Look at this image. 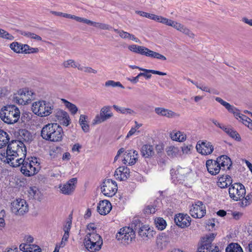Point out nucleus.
Here are the masks:
<instances>
[{"instance_id":"1","label":"nucleus","mask_w":252,"mask_h":252,"mask_svg":"<svg viewBox=\"0 0 252 252\" xmlns=\"http://www.w3.org/2000/svg\"><path fill=\"white\" fill-rule=\"evenodd\" d=\"M63 135V128L57 123L48 124L41 129V136L45 140L51 142H59Z\"/></svg>"},{"instance_id":"2","label":"nucleus","mask_w":252,"mask_h":252,"mask_svg":"<svg viewBox=\"0 0 252 252\" xmlns=\"http://www.w3.org/2000/svg\"><path fill=\"white\" fill-rule=\"evenodd\" d=\"M215 100L223 106L229 112L233 113L237 119L242 122L243 124L251 129L252 128V120L250 118L243 114H240L238 109L224 101L220 97H216Z\"/></svg>"},{"instance_id":"3","label":"nucleus","mask_w":252,"mask_h":252,"mask_svg":"<svg viewBox=\"0 0 252 252\" xmlns=\"http://www.w3.org/2000/svg\"><path fill=\"white\" fill-rule=\"evenodd\" d=\"M32 110L38 116L47 117L51 114L54 110V104L45 100H39L32 103Z\"/></svg>"},{"instance_id":"4","label":"nucleus","mask_w":252,"mask_h":252,"mask_svg":"<svg viewBox=\"0 0 252 252\" xmlns=\"http://www.w3.org/2000/svg\"><path fill=\"white\" fill-rule=\"evenodd\" d=\"M128 49L135 53L140 54L142 55H144L147 57L161 60L162 61H166V58L155 51L150 50L149 49L142 46L137 45H130L128 46Z\"/></svg>"},{"instance_id":"5","label":"nucleus","mask_w":252,"mask_h":252,"mask_svg":"<svg viewBox=\"0 0 252 252\" xmlns=\"http://www.w3.org/2000/svg\"><path fill=\"white\" fill-rule=\"evenodd\" d=\"M216 235L214 233H210L203 237L197 252H219V247L212 244Z\"/></svg>"},{"instance_id":"6","label":"nucleus","mask_w":252,"mask_h":252,"mask_svg":"<svg viewBox=\"0 0 252 252\" xmlns=\"http://www.w3.org/2000/svg\"><path fill=\"white\" fill-rule=\"evenodd\" d=\"M135 232L133 229L129 227H124L120 229L117 233L116 238L125 245L130 244L135 238Z\"/></svg>"},{"instance_id":"7","label":"nucleus","mask_w":252,"mask_h":252,"mask_svg":"<svg viewBox=\"0 0 252 252\" xmlns=\"http://www.w3.org/2000/svg\"><path fill=\"white\" fill-rule=\"evenodd\" d=\"M0 117L4 122L9 124L16 123V107L14 105L5 106L0 110Z\"/></svg>"},{"instance_id":"8","label":"nucleus","mask_w":252,"mask_h":252,"mask_svg":"<svg viewBox=\"0 0 252 252\" xmlns=\"http://www.w3.org/2000/svg\"><path fill=\"white\" fill-rule=\"evenodd\" d=\"M35 96V94L28 88L20 89L17 92V103L27 104L34 99Z\"/></svg>"},{"instance_id":"9","label":"nucleus","mask_w":252,"mask_h":252,"mask_svg":"<svg viewBox=\"0 0 252 252\" xmlns=\"http://www.w3.org/2000/svg\"><path fill=\"white\" fill-rule=\"evenodd\" d=\"M116 182L110 179H105L101 186V192L106 196L112 197L117 191Z\"/></svg>"},{"instance_id":"10","label":"nucleus","mask_w":252,"mask_h":252,"mask_svg":"<svg viewBox=\"0 0 252 252\" xmlns=\"http://www.w3.org/2000/svg\"><path fill=\"white\" fill-rule=\"evenodd\" d=\"M229 194L230 198L235 201L241 200L246 194L245 187L240 183L231 185L229 189Z\"/></svg>"},{"instance_id":"11","label":"nucleus","mask_w":252,"mask_h":252,"mask_svg":"<svg viewBox=\"0 0 252 252\" xmlns=\"http://www.w3.org/2000/svg\"><path fill=\"white\" fill-rule=\"evenodd\" d=\"M22 165L18 167L19 168L21 173L26 176L30 177L36 174L40 168L39 163L36 159V162L34 166L32 163H29L28 161H24L21 163Z\"/></svg>"},{"instance_id":"12","label":"nucleus","mask_w":252,"mask_h":252,"mask_svg":"<svg viewBox=\"0 0 252 252\" xmlns=\"http://www.w3.org/2000/svg\"><path fill=\"white\" fill-rule=\"evenodd\" d=\"M113 116L110 106H105L101 108L100 114L96 115L93 121V125H95L103 123Z\"/></svg>"},{"instance_id":"13","label":"nucleus","mask_w":252,"mask_h":252,"mask_svg":"<svg viewBox=\"0 0 252 252\" xmlns=\"http://www.w3.org/2000/svg\"><path fill=\"white\" fill-rule=\"evenodd\" d=\"M51 118L53 121L59 122L63 126H67L69 124L70 119L68 114L60 109H55Z\"/></svg>"},{"instance_id":"14","label":"nucleus","mask_w":252,"mask_h":252,"mask_svg":"<svg viewBox=\"0 0 252 252\" xmlns=\"http://www.w3.org/2000/svg\"><path fill=\"white\" fill-rule=\"evenodd\" d=\"M205 214V206L201 201H197L196 203L193 204L190 209V214L194 218H201Z\"/></svg>"},{"instance_id":"15","label":"nucleus","mask_w":252,"mask_h":252,"mask_svg":"<svg viewBox=\"0 0 252 252\" xmlns=\"http://www.w3.org/2000/svg\"><path fill=\"white\" fill-rule=\"evenodd\" d=\"M196 148L197 152L203 155L211 154L214 151V146L212 143L207 141H199L197 142Z\"/></svg>"},{"instance_id":"16","label":"nucleus","mask_w":252,"mask_h":252,"mask_svg":"<svg viewBox=\"0 0 252 252\" xmlns=\"http://www.w3.org/2000/svg\"><path fill=\"white\" fill-rule=\"evenodd\" d=\"M76 183L77 179L74 178L69 180L65 184H60L59 186L60 192L65 195H69L72 194L75 189V185Z\"/></svg>"},{"instance_id":"17","label":"nucleus","mask_w":252,"mask_h":252,"mask_svg":"<svg viewBox=\"0 0 252 252\" xmlns=\"http://www.w3.org/2000/svg\"><path fill=\"white\" fill-rule=\"evenodd\" d=\"M138 153L136 150H127L124 154V158L122 160L125 164L134 165L138 160Z\"/></svg>"},{"instance_id":"18","label":"nucleus","mask_w":252,"mask_h":252,"mask_svg":"<svg viewBox=\"0 0 252 252\" xmlns=\"http://www.w3.org/2000/svg\"><path fill=\"white\" fill-rule=\"evenodd\" d=\"M26 154L27 150L25 144H17V168L20 166L21 163L25 161Z\"/></svg>"},{"instance_id":"19","label":"nucleus","mask_w":252,"mask_h":252,"mask_svg":"<svg viewBox=\"0 0 252 252\" xmlns=\"http://www.w3.org/2000/svg\"><path fill=\"white\" fill-rule=\"evenodd\" d=\"M16 142V140H12L9 143V144L7 146V150H6V160L7 162L11 166L15 167V158L16 156L15 154L16 152L14 150L12 149V147L11 146L12 144L14 143V142Z\"/></svg>"},{"instance_id":"20","label":"nucleus","mask_w":252,"mask_h":252,"mask_svg":"<svg viewBox=\"0 0 252 252\" xmlns=\"http://www.w3.org/2000/svg\"><path fill=\"white\" fill-rule=\"evenodd\" d=\"M206 166L208 171L213 175L218 174L221 170L220 166H219L218 160L209 159L206 161Z\"/></svg>"},{"instance_id":"21","label":"nucleus","mask_w":252,"mask_h":252,"mask_svg":"<svg viewBox=\"0 0 252 252\" xmlns=\"http://www.w3.org/2000/svg\"><path fill=\"white\" fill-rule=\"evenodd\" d=\"M174 221L178 226L182 228L187 227L190 224V218L187 215L179 214L175 217Z\"/></svg>"},{"instance_id":"22","label":"nucleus","mask_w":252,"mask_h":252,"mask_svg":"<svg viewBox=\"0 0 252 252\" xmlns=\"http://www.w3.org/2000/svg\"><path fill=\"white\" fill-rule=\"evenodd\" d=\"M112 209V205L110 201L107 200L100 201L97 206V212L101 215L108 214Z\"/></svg>"},{"instance_id":"23","label":"nucleus","mask_w":252,"mask_h":252,"mask_svg":"<svg viewBox=\"0 0 252 252\" xmlns=\"http://www.w3.org/2000/svg\"><path fill=\"white\" fill-rule=\"evenodd\" d=\"M17 53H22L24 54H30L37 53L39 52L38 48H33L30 46L28 44L19 43L17 42Z\"/></svg>"},{"instance_id":"24","label":"nucleus","mask_w":252,"mask_h":252,"mask_svg":"<svg viewBox=\"0 0 252 252\" xmlns=\"http://www.w3.org/2000/svg\"><path fill=\"white\" fill-rule=\"evenodd\" d=\"M27 195L30 199H34L40 202L43 195L39 189L36 187H30L27 190Z\"/></svg>"},{"instance_id":"25","label":"nucleus","mask_w":252,"mask_h":252,"mask_svg":"<svg viewBox=\"0 0 252 252\" xmlns=\"http://www.w3.org/2000/svg\"><path fill=\"white\" fill-rule=\"evenodd\" d=\"M114 175L121 181L126 180L130 176V170L127 167H119L116 170Z\"/></svg>"},{"instance_id":"26","label":"nucleus","mask_w":252,"mask_h":252,"mask_svg":"<svg viewBox=\"0 0 252 252\" xmlns=\"http://www.w3.org/2000/svg\"><path fill=\"white\" fill-rule=\"evenodd\" d=\"M141 156L145 158H151L155 155V149L152 145L144 144L140 150Z\"/></svg>"},{"instance_id":"27","label":"nucleus","mask_w":252,"mask_h":252,"mask_svg":"<svg viewBox=\"0 0 252 252\" xmlns=\"http://www.w3.org/2000/svg\"><path fill=\"white\" fill-rule=\"evenodd\" d=\"M32 139V135L31 133L26 129H20L18 134L17 135V141L19 144L24 143V142H28Z\"/></svg>"},{"instance_id":"28","label":"nucleus","mask_w":252,"mask_h":252,"mask_svg":"<svg viewBox=\"0 0 252 252\" xmlns=\"http://www.w3.org/2000/svg\"><path fill=\"white\" fill-rule=\"evenodd\" d=\"M29 211V205L23 199H17V215L23 216Z\"/></svg>"},{"instance_id":"29","label":"nucleus","mask_w":252,"mask_h":252,"mask_svg":"<svg viewBox=\"0 0 252 252\" xmlns=\"http://www.w3.org/2000/svg\"><path fill=\"white\" fill-rule=\"evenodd\" d=\"M217 160L218 163H219V166H220L221 170H224L225 167L228 169H230L232 165V161L228 157L222 155L218 158Z\"/></svg>"},{"instance_id":"30","label":"nucleus","mask_w":252,"mask_h":252,"mask_svg":"<svg viewBox=\"0 0 252 252\" xmlns=\"http://www.w3.org/2000/svg\"><path fill=\"white\" fill-rule=\"evenodd\" d=\"M103 242L96 243L84 242V245L86 249L90 252H96L99 251L101 248Z\"/></svg>"},{"instance_id":"31","label":"nucleus","mask_w":252,"mask_h":252,"mask_svg":"<svg viewBox=\"0 0 252 252\" xmlns=\"http://www.w3.org/2000/svg\"><path fill=\"white\" fill-rule=\"evenodd\" d=\"M101 241L103 242L101 237L94 232H88L84 239V242H96V243H101Z\"/></svg>"},{"instance_id":"32","label":"nucleus","mask_w":252,"mask_h":252,"mask_svg":"<svg viewBox=\"0 0 252 252\" xmlns=\"http://www.w3.org/2000/svg\"><path fill=\"white\" fill-rule=\"evenodd\" d=\"M232 182L231 177L229 175H226L219 178L217 184L219 187L222 189L229 186Z\"/></svg>"},{"instance_id":"33","label":"nucleus","mask_w":252,"mask_h":252,"mask_svg":"<svg viewBox=\"0 0 252 252\" xmlns=\"http://www.w3.org/2000/svg\"><path fill=\"white\" fill-rule=\"evenodd\" d=\"M138 230L139 235L144 239L150 238L153 236V231L150 229L149 226L142 225L140 226Z\"/></svg>"},{"instance_id":"34","label":"nucleus","mask_w":252,"mask_h":252,"mask_svg":"<svg viewBox=\"0 0 252 252\" xmlns=\"http://www.w3.org/2000/svg\"><path fill=\"white\" fill-rule=\"evenodd\" d=\"M114 31L117 33L119 36L123 39H129L132 40L133 41H135L136 42H138L139 40L137 38H136L134 35L129 33L126 32H125L123 30H119L118 29H114Z\"/></svg>"},{"instance_id":"35","label":"nucleus","mask_w":252,"mask_h":252,"mask_svg":"<svg viewBox=\"0 0 252 252\" xmlns=\"http://www.w3.org/2000/svg\"><path fill=\"white\" fill-rule=\"evenodd\" d=\"M171 138L174 141L183 142L186 139V135L180 131H173L170 133Z\"/></svg>"},{"instance_id":"36","label":"nucleus","mask_w":252,"mask_h":252,"mask_svg":"<svg viewBox=\"0 0 252 252\" xmlns=\"http://www.w3.org/2000/svg\"><path fill=\"white\" fill-rule=\"evenodd\" d=\"M156 242L158 248L163 249L168 243V238L165 234L162 233L157 237Z\"/></svg>"},{"instance_id":"37","label":"nucleus","mask_w":252,"mask_h":252,"mask_svg":"<svg viewBox=\"0 0 252 252\" xmlns=\"http://www.w3.org/2000/svg\"><path fill=\"white\" fill-rule=\"evenodd\" d=\"M88 117L84 115H81L79 120V123L83 131L88 132L90 129V126L87 122Z\"/></svg>"},{"instance_id":"38","label":"nucleus","mask_w":252,"mask_h":252,"mask_svg":"<svg viewBox=\"0 0 252 252\" xmlns=\"http://www.w3.org/2000/svg\"><path fill=\"white\" fill-rule=\"evenodd\" d=\"M9 141L7 133L4 130L0 129V149L5 147Z\"/></svg>"},{"instance_id":"39","label":"nucleus","mask_w":252,"mask_h":252,"mask_svg":"<svg viewBox=\"0 0 252 252\" xmlns=\"http://www.w3.org/2000/svg\"><path fill=\"white\" fill-rule=\"evenodd\" d=\"M226 252H243L241 247L237 243L230 244L225 249Z\"/></svg>"},{"instance_id":"40","label":"nucleus","mask_w":252,"mask_h":252,"mask_svg":"<svg viewBox=\"0 0 252 252\" xmlns=\"http://www.w3.org/2000/svg\"><path fill=\"white\" fill-rule=\"evenodd\" d=\"M62 101L72 114L74 115L77 113L78 111V108L75 104L68 101L65 99H62Z\"/></svg>"},{"instance_id":"41","label":"nucleus","mask_w":252,"mask_h":252,"mask_svg":"<svg viewBox=\"0 0 252 252\" xmlns=\"http://www.w3.org/2000/svg\"><path fill=\"white\" fill-rule=\"evenodd\" d=\"M129 67L131 68L132 69H139L140 70L143 71L144 72H147V73H151L154 74H157L159 75H166V73L162 72H160L159 71H157L155 70H151V69H147L143 68H141L139 66H136V65H130Z\"/></svg>"},{"instance_id":"42","label":"nucleus","mask_w":252,"mask_h":252,"mask_svg":"<svg viewBox=\"0 0 252 252\" xmlns=\"http://www.w3.org/2000/svg\"><path fill=\"white\" fill-rule=\"evenodd\" d=\"M80 65V64L76 63L74 60L71 59L65 61L63 63V65L64 68H77L78 70L79 69Z\"/></svg>"},{"instance_id":"43","label":"nucleus","mask_w":252,"mask_h":252,"mask_svg":"<svg viewBox=\"0 0 252 252\" xmlns=\"http://www.w3.org/2000/svg\"><path fill=\"white\" fill-rule=\"evenodd\" d=\"M113 107L117 112L123 114H129L133 115L135 114V112L133 110L128 108L119 107L116 105H114Z\"/></svg>"},{"instance_id":"44","label":"nucleus","mask_w":252,"mask_h":252,"mask_svg":"<svg viewBox=\"0 0 252 252\" xmlns=\"http://www.w3.org/2000/svg\"><path fill=\"white\" fill-rule=\"evenodd\" d=\"M155 223L156 227L158 230H162L164 229L166 226V222L165 220L162 218H158L155 220Z\"/></svg>"},{"instance_id":"45","label":"nucleus","mask_w":252,"mask_h":252,"mask_svg":"<svg viewBox=\"0 0 252 252\" xmlns=\"http://www.w3.org/2000/svg\"><path fill=\"white\" fill-rule=\"evenodd\" d=\"M179 152V150L178 148L175 146H170L167 148V154L168 156L170 157V158H174L176 157L178 155Z\"/></svg>"},{"instance_id":"46","label":"nucleus","mask_w":252,"mask_h":252,"mask_svg":"<svg viewBox=\"0 0 252 252\" xmlns=\"http://www.w3.org/2000/svg\"><path fill=\"white\" fill-rule=\"evenodd\" d=\"M221 129L225 131L228 135H229L232 138L236 139L238 137V136H239L238 133L236 131L233 130L230 127H226L224 126H222Z\"/></svg>"},{"instance_id":"47","label":"nucleus","mask_w":252,"mask_h":252,"mask_svg":"<svg viewBox=\"0 0 252 252\" xmlns=\"http://www.w3.org/2000/svg\"><path fill=\"white\" fill-rule=\"evenodd\" d=\"M105 86L106 87H120L122 89H124L125 87L120 82H115L113 80H108L105 83Z\"/></svg>"},{"instance_id":"48","label":"nucleus","mask_w":252,"mask_h":252,"mask_svg":"<svg viewBox=\"0 0 252 252\" xmlns=\"http://www.w3.org/2000/svg\"><path fill=\"white\" fill-rule=\"evenodd\" d=\"M179 31L191 38H193L195 36L194 34L185 26H183Z\"/></svg>"},{"instance_id":"49","label":"nucleus","mask_w":252,"mask_h":252,"mask_svg":"<svg viewBox=\"0 0 252 252\" xmlns=\"http://www.w3.org/2000/svg\"><path fill=\"white\" fill-rule=\"evenodd\" d=\"M163 116L167 117V118H178L180 117V114L174 112L171 110L166 109L165 112Z\"/></svg>"},{"instance_id":"50","label":"nucleus","mask_w":252,"mask_h":252,"mask_svg":"<svg viewBox=\"0 0 252 252\" xmlns=\"http://www.w3.org/2000/svg\"><path fill=\"white\" fill-rule=\"evenodd\" d=\"M156 210V206L154 205H150L146 207L144 210V212L145 214L149 215L155 213Z\"/></svg>"},{"instance_id":"51","label":"nucleus","mask_w":252,"mask_h":252,"mask_svg":"<svg viewBox=\"0 0 252 252\" xmlns=\"http://www.w3.org/2000/svg\"><path fill=\"white\" fill-rule=\"evenodd\" d=\"M242 204L243 206H247L252 202V195L248 194L246 197L241 198Z\"/></svg>"},{"instance_id":"52","label":"nucleus","mask_w":252,"mask_h":252,"mask_svg":"<svg viewBox=\"0 0 252 252\" xmlns=\"http://www.w3.org/2000/svg\"><path fill=\"white\" fill-rule=\"evenodd\" d=\"M79 70L83 71L88 73H93L96 74L97 73V71L91 67L89 66H83L80 65Z\"/></svg>"},{"instance_id":"53","label":"nucleus","mask_w":252,"mask_h":252,"mask_svg":"<svg viewBox=\"0 0 252 252\" xmlns=\"http://www.w3.org/2000/svg\"><path fill=\"white\" fill-rule=\"evenodd\" d=\"M0 37L4 38L9 40H12L14 39V37L9 34L7 32L2 29H0Z\"/></svg>"},{"instance_id":"54","label":"nucleus","mask_w":252,"mask_h":252,"mask_svg":"<svg viewBox=\"0 0 252 252\" xmlns=\"http://www.w3.org/2000/svg\"><path fill=\"white\" fill-rule=\"evenodd\" d=\"M20 238H23L22 241L24 242L23 243H25L27 244L28 243H32L33 241V238L31 235L22 234Z\"/></svg>"},{"instance_id":"55","label":"nucleus","mask_w":252,"mask_h":252,"mask_svg":"<svg viewBox=\"0 0 252 252\" xmlns=\"http://www.w3.org/2000/svg\"><path fill=\"white\" fill-rule=\"evenodd\" d=\"M28 246H31V245H28L25 243H22L19 246V249L23 252H32V250H31V248H30V247H28Z\"/></svg>"},{"instance_id":"56","label":"nucleus","mask_w":252,"mask_h":252,"mask_svg":"<svg viewBox=\"0 0 252 252\" xmlns=\"http://www.w3.org/2000/svg\"><path fill=\"white\" fill-rule=\"evenodd\" d=\"M31 117L32 114L31 113L28 112H24L22 114V116L21 118V121L23 122H28L31 120Z\"/></svg>"},{"instance_id":"57","label":"nucleus","mask_w":252,"mask_h":252,"mask_svg":"<svg viewBox=\"0 0 252 252\" xmlns=\"http://www.w3.org/2000/svg\"><path fill=\"white\" fill-rule=\"evenodd\" d=\"M188 80L189 82H190L193 84L195 85L196 87L200 90H201L203 91H205L206 92L210 93V89L208 88L206 86H200L198 85V83L197 82H195L191 80L190 79H188Z\"/></svg>"},{"instance_id":"58","label":"nucleus","mask_w":252,"mask_h":252,"mask_svg":"<svg viewBox=\"0 0 252 252\" xmlns=\"http://www.w3.org/2000/svg\"><path fill=\"white\" fill-rule=\"evenodd\" d=\"M71 224L72 220L71 219H69L66 221L65 224L64 225L63 228L64 232L69 233V231L71 227Z\"/></svg>"},{"instance_id":"59","label":"nucleus","mask_w":252,"mask_h":252,"mask_svg":"<svg viewBox=\"0 0 252 252\" xmlns=\"http://www.w3.org/2000/svg\"><path fill=\"white\" fill-rule=\"evenodd\" d=\"M178 23H178L176 21H173L172 20L168 19L167 18L165 25L171 26L176 29V26H177Z\"/></svg>"},{"instance_id":"60","label":"nucleus","mask_w":252,"mask_h":252,"mask_svg":"<svg viewBox=\"0 0 252 252\" xmlns=\"http://www.w3.org/2000/svg\"><path fill=\"white\" fill-rule=\"evenodd\" d=\"M178 23H178L176 21H173L172 20L168 19L167 18L165 25L171 26L176 29V26H177Z\"/></svg>"},{"instance_id":"61","label":"nucleus","mask_w":252,"mask_h":252,"mask_svg":"<svg viewBox=\"0 0 252 252\" xmlns=\"http://www.w3.org/2000/svg\"><path fill=\"white\" fill-rule=\"evenodd\" d=\"M165 110V108L162 107H156L155 109V111L157 114L163 116Z\"/></svg>"},{"instance_id":"62","label":"nucleus","mask_w":252,"mask_h":252,"mask_svg":"<svg viewBox=\"0 0 252 252\" xmlns=\"http://www.w3.org/2000/svg\"><path fill=\"white\" fill-rule=\"evenodd\" d=\"M29 38L34 39L36 41H42V38L38 35L34 33L31 32L30 34Z\"/></svg>"},{"instance_id":"63","label":"nucleus","mask_w":252,"mask_h":252,"mask_svg":"<svg viewBox=\"0 0 252 252\" xmlns=\"http://www.w3.org/2000/svg\"><path fill=\"white\" fill-rule=\"evenodd\" d=\"M31 248V250H32V252H41V249L37 245H31V246H28Z\"/></svg>"},{"instance_id":"64","label":"nucleus","mask_w":252,"mask_h":252,"mask_svg":"<svg viewBox=\"0 0 252 252\" xmlns=\"http://www.w3.org/2000/svg\"><path fill=\"white\" fill-rule=\"evenodd\" d=\"M155 148L158 154L162 153L164 149L163 145L162 144L157 145Z\"/></svg>"}]
</instances>
